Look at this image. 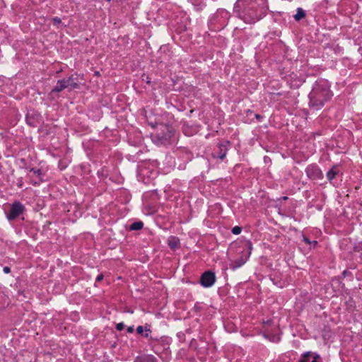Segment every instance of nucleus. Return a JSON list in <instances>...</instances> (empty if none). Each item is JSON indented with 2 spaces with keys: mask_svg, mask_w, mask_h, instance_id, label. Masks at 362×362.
Masks as SVG:
<instances>
[{
  "mask_svg": "<svg viewBox=\"0 0 362 362\" xmlns=\"http://www.w3.org/2000/svg\"><path fill=\"white\" fill-rule=\"evenodd\" d=\"M124 327V324L123 322H119L116 325V329L117 331H122Z\"/></svg>",
  "mask_w": 362,
  "mask_h": 362,
  "instance_id": "nucleus-26",
  "label": "nucleus"
},
{
  "mask_svg": "<svg viewBox=\"0 0 362 362\" xmlns=\"http://www.w3.org/2000/svg\"><path fill=\"white\" fill-rule=\"evenodd\" d=\"M134 362H158V359L152 354H142L137 356Z\"/></svg>",
  "mask_w": 362,
  "mask_h": 362,
  "instance_id": "nucleus-13",
  "label": "nucleus"
},
{
  "mask_svg": "<svg viewBox=\"0 0 362 362\" xmlns=\"http://www.w3.org/2000/svg\"><path fill=\"white\" fill-rule=\"evenodd\" d=\"M320 355L312 351H306L301 355L298 362H317Z\"/></svg>",
  "mask_w": 362,
  "mask_h": 362,
  "instance_id": "nucleus-12",
  "label": "nucleus"
},
{
  "mask_svg": "<svg viewBox=\"0 0 362 362\" xmlns=\"http://www.w3.org/2000/svg\"><path fill=\"white\" fill-rule=\"evenodd\" d=\"M103 274H100L99 275H98V276L96 277V281H100L103 279Z\"/></svg>",
  "mask_w": 362,
  "mask_h": 362,
  "instance_id": "nucleus-32",
  "label": "nucleus"
},
{
  "mask_svg": "<svg viewBox=\"0 0 362 362\" xmlns=\"http://www.w3.org/2000/svg\"><path fill=\"white\" fill-rule=\"evenodd\" d=\"M144 329H145V325L144 326H141V325H139L136 327V332L139 334H141L143 337H144Z\"/></svg>",
  "mask_w": 362,
  "mask_h": 362,
  "instance_id": "nucleus-25",
  "label": "nucleus"
},
{
  "mask_svg": "<svg viewBox=\"0 0 362 362\" xmlns=\"http://www.w3.org/2000/svg\"><path fill=\"white\" fill-rule=\"evenodd\" d=\"M255 117L257 119V120H260L261 119L263 118V117L259 114H255Z\"/></svg>",
  "mask_w": 362,
  "mask_h": 362,
  "instance_id": "nucleus-34",
  "label": "nucleus"
},
{
  "mask_svg": "<svg viewBox=\"0 0 362 362\" xmlns=\"http://www.w3.org/2000/svg\"><path fill=\"white\" fill-rule=\"evenodd\" d=\"M3 271L5 274H9L11 272V268L8 266H6L3 268Z\"/></svg>",
  "mask_w": 362,
  "mask_h": 362,
  "instance_id": "nucleus-30",
  "label": "nucleus"
},
{
  "mask_svg": "<svg viewBox=\"0 0 362 362\" xmlns=\"http://www.w3.org/2000/svg\"><path fill=\"white\" fill-rule=\"evenodd\" d=\"M0 298H6V295H5L4 293H0Z\"/></svg>",
  "mask_w": 362,
  "mask_h": 362,
  "instance_id": "nucleus-37",
  "label": "nucleus"
},
{
  "mask_svg": "<svg viewBox=\"0 0 362 362\" xmlns=\"http://www.w3.org/2000/svg\"><path fill=\"white\" fill-rule=\"evenodd\" d=\"M343 274H344V276H345V275H346V271H344V272H343Z\"/></svg>",
  "mask_w": 362,
  "mask_h": 362,
  "instance_id": "nucleus-38",
  "label": "nucleus"
},
{
  "mask_svg": "<svg viewBox=\"0 0 362 362\" xmlns=\"http://www.w3.org/2000/svg\"><path fill=\"white\" fill-rule=\"evenodd\" d=\"M252 249V243L250 240L241 241L237 248V252L240 253V256L236 259L231 261L229 265L230 269L235 271L244 265L249 259Z\"/></svg>",
  "mask_w": 362,
  "mask_h": 362,
  "instance_id": "nucleus-3",
  "label": "nucleus"
},
{
  "mask_svg": "<svg viewBox=\"0 0 362 362\" xmlns=\"http://www.w3.org/2000/svg\"><path fill=\"white\" fill-rule=\"evenodd\" d=\"M263 337L267 339H269L272 342L277 343L280 341L281 338L279 334H272L268 332H264L263 333Z\"/></svg>",
  "mask_w": 362,
  "mask_h": 362,
  "instance_id": "nucleus-18",
  "label": "nucleus"
},
{
  "mask_svg": "<svg viewBox=\"0 0 362 362\" xmlns=\"http://www.w3.org/2000/svg\"><path fill=\"white\" fill-rule=\"evenodd\" d=\"M229 145V141L218 143L212 151L213 158H219L221 160H223L226 158Z\"/></svg>",
  "mask_w": 362,
  "mask_h": 362,
  "instance_id": "nucleus-6",
  "label": "nucleus"
},
{
  "mask_svg": "<svg viewBox=\"0 0 362 362\" xmlns=\"http://www.w3.org/2000/svg\"><path fill=\"white\" fill-rule=\"evenodd\" d=\"M65 88H68L67 85H66L65 78L59 79L57 81L56 86L52 89L50 93H60Z\"/></svg>",
  "mask_w": 362,
  "mask_h": 362,
  "instance_id": "nucleus-15",
  "label": "nucleus"
},
{
  "mask_svg": "<svg viewBox=\"0 0 362 362\" xmlns=\"http://www.w3.org/2000/svg\"><path fill=\"white\" fill-rule=\"evenodd\" d=\"M303 241L306 244L311 245V241L310 239L306 237L305 235H303Z\"/></svg>",
  "mask_w": 362,
  "mask_h": 362,
  "instance_id": "nucleus-29",
  "label": "nucleus"
},
{
  "mask_svg": "<svg viewBox=\"0 0 362 362\" xmlns=\"http://www.w3.org/2000/svg\"><path fill=\"white\" fill-rule=\"evenodd\" d=\"M145 333H148L149 334H151V325L148 324H145V329H144Z\"/></svg>",
  "mask_w": 362,
  "mask_h": 362,
  "instance_id": "nucleus-27",
  "label": "nucleus"
},
{
  "mask_svg": "<svg viewBox=\"0 0 362 362\" xmlns=\"http://www.w3.org/2000/svg\"><path fill=\"white\" fill-rule=\"evenodd\" d=\"M1 307H2V306H1V305H0V308H1Z\"/></svg>",
  "mask_w": 362,
  "mask_h": 362,
  "instance_id": "nucleus-39",
  "label": "nucleus"
},
{
  "mask_svg": "<svg viewBox=\"0 0 362 362\" xmlns=\"http://www.w3.org/2000/svg\"><path fill=\"white\" fill-rule=\"evenodd\" d=\"M24 211V205L19 201H16L11 205L10 211L6 213V218L9 221H13L22 214Z\"/></svg>",
  "mask_w": 362,
  "mask_h": 362,
  "instance_id": "nucleus-5",
  "label": "nucleus"
},
{
  "mask_svg": "<svg viewBox=\"0 0 362 362\" xmlns=\"http://www.w3.org/2000/svg\"><path fill=\"white\" fill-rule=\"evenodd\" d=\"M200 284L204 288L212 286L216 282V276L213 272L206 271L200 277Z\"/></svg>",
  "mask_w": 362,
  "mask_h": 362,
  "instance_id": "nucleus-8",
  "label": "nucleus"
},
{
  "mask_svg": "<svg viewBox=\"0 0 362 362\" xmlns=\"http://www.w3.org/2000/svg\"><path fill=\"white\" fill-rule=\"evenodd\" d=\"M151 349L157 355H160L163 351H167L169 348L168 339L165 337V340L163 341V343H157L152 344L151 346H149Z\"/></svg>",
  "mask_w": 362,
  "mask_h": 362,
  "instance_id": "nucleus-11",
  "label": "nucleus"
},
{
  "mask_svg": "<svg viewBox=\"0 0 362 362\" xmlns=\"http://www.w3.org/2000/svg\"><path fill=\"white\" fill-rule=\"evenodd\" d=\"M333 96L330 90V84L327 80L319 79L314 83L312 90L308 95L309 107L310 109L319 110Z\"/></svg>",
  "mask_w": 362,
  "mask_h": 362,
  "instance_id": "nucleus-2",
  "label": "nucleus"
},
{
  "mask_svg": "<svg viewBox=\"0 0 362 362\" xmlns=\"http://www.w3.org/2000/svg\"><path fill=\"white\" fill-rule=\"evenodd\" d=\"M339 173V171L338 170V167L337 165H333L326 174V177L329 182H332V181L336 177Z\"/></svg>",
  "mask_w": 362,
  "mask_h": 362,
  "instance_id": "nucleus-16",
  "label": "nucleus"
},
{
  "mask_svg": "<svg viewBox=\"0 0 362 362\" xmlns=\"http://www.w3.org/2000/svg\"><path fill=\"white\" fill-rule=\"evenodd\" d=\"M79 75L76 73L71 74L67 78H65L66 85L70 90L78 89L80 88L79 86Z\"/></svg>",
  "mask_w": 362,
  "mask_h": 362,
  "instance_id": "nucleus-10",
  "label": "nucleus"
},
{
  "mask_svg": "<svg viewBox=\"0 0 362 362\" xmlns=\"http://www.w3.org/2000/svg\"><path fill=\"white\" fill-rule=\"evenodd\" d=\"M44 181H40V178H38L36 180L32 181V185L34 186H39Z\"/></svg>",
  "mask_w": 362,
  "mask_h": 362,
  "instance_id": "nucleus-28",
  "label": "nucleus"
},
{
  "mask_svg": "<svg viewBox=\"0 0 362 362\" xmlns=\"http://www.w3.org/2000/svg\"><path fill=\"white\" fill-rule=\"evenodd\" d=\"M25 122L30 127H37L41 122V115L37 111L30 110L26 114Z\"/></svg>",
  "mask_w": 362,
  "mask_h": 362,
  "instance_id": "nucleus-9",
  "label": "nucleus"
},
{
  "mask_svg": "<svg viewBox=\"0 0 362 362\" xmlns=\"http://www.w3.org/2000/svg\"><path fill=\"white\" fill-rule=\"evenodd\" d=\"M306 175L311 180H322L324 175L317 164L308 165L305 168Z\"/></svg>",
  "mask_w": 362,
  "mask_h": 362,
  "instance_id": "nucleus-7",
  "label": "nucleus"
},
{
  "mask_svg": "<svg viewBox=\"0 0 362 362\" xmlns=\"http://www.w3.org/2000/svg\"><path fill=\"white\" fill-rule=\"evenodd\" d=\"M168 245L170 249L175 250L179 247L180 240L176 237L172 236L169 238Z\"/></svg>",
  "mask_w": 362,
  "mask_h": 362,
  "instance_id": "nucleus-19",
  "label": "nucleus"
},
{
  "mask_svg": "<svg viewBox=\"0 0 362 362\" xmlns=\"http://www.w3.org/2000/svg\"><path fill=\"white\" fill-rule=\"evenodd\" d=\"M355 250L358 251L362 250V242L355 247Z\"/></svg>",
  "mask_w": 362,
  "mask_h": 362,
  "instance_id": "nucleus-33",
  "label": "nucleus"
},
{
  "mask_svg": "<svg viewBox=\"0 0 362 362\" xmlns=\"http://www.w3.org/2000/svg\"><path fill=\"white\" fill-rule=\"evenodd\" d=\"M268 10L267 0H237L233 8L237 17L249 24L262 19Z\"/></svg>",
  "mask_w": 362,
  "mask_h": 362,
  "instance_id": "nucleus-1",
  "label": "nucleus"
},
{
  "mask_svg": "<svg viewBox=\"0 0 362 362\" xmlns=\"http://www.w3.org/2000/svg\"><path fill=\"white\" fill-rule=\"evenodd\" d=\"M141 80H142V81H145L148 85H150L151 83V78H149L148 76L146 75L145 74H144L141 76Z\"/></svg>",
  "mask_w": 362,
  "mask_h": 362,
  "instance_id": "nucleus-23",
  "label": "nucleus"
},
{
  "mask_svg": "<svg viewBox=\"0 0 362 362\" xmlns=\"http://www.w3.org/2000/svg\"><path fill=\"white\" fill-rule=\"evenodd\" d=\"M252 113H253V112L251 110H246L247 116H250V115H252Z\"/></svg>",
  "mask_w": 362,
  "mask_h": 362,
  "instance_id": "nucleus-35",
  "label": "nucleus"
},
{
  "mask_svg": "<svg viewBox=\"0 0 362 362\" xmlns=\"http://www.w3.org/2000/svg\"><path fill=\"white\" fill-rule=\"evenodd\" d=\"M134 330V326H129L127 328V331L128 333H132Z\"/></svg>",
  "mask_w": 362,
  "mask_h": 362,
  "instance_id": "nucleus-31",
  "label": "nucleus"
},
{
  "mask_svg": "<svg viewBox=\"0 0 362 362\" xmlns=\"http://www.w3.org/2000/svg\"><path fill=\"white\" fill-rule=\"evenodd\" d=\"M317 243H317V240H313V241H311V245H313L314 247H315V245H317Z\"/></svg>",
  "mask_w": 362,
  "mask_h": 362,
  "instance_id": "nucleus-36",
  "label": "nucleus"
},
{
  "mask_svg": "<svg viewBox=\"0 0 362 362\" xmlns=\"http://www.w3.org/2000/svg\"><path fill=\"white\" fill-rule=\"evenodd\" d=\"M52 23L54 25L58 26L62 23V20L60 18L56 16L52 18Z\"/></svg>",
  "mask_w": 362,
  "mask_h": 362,
  "instance_id": "nucleus-24",
  "label": "nucleus"
},
{
  "mask_svg": "<svg viewBox=\"0 0 362 362\" xmlns=\"http://www.w3.org/2000/svg\"><path fill=\"white\" fill-rule=\"evenodd\" d=\"M29 171L30 173H33L37 179L40 178V181H45V172H44L42 170L35 168H31Z\"/></svg>",
  "mask_w": 362,
  "mask_h": 362,
  "instance_id": "nucleus-17",
  "label": "nucleus"
},
{
  "mask_svg": "<svg viewBox=\"0 0 362 362\" xmlns=\"http://www.w3.org/2000/svg\"><path fill=\"white\" fill-rule=\"evenodd\" d=\"M231 231L234 235H239L242 231V227L236 226L232 228Z\"/></svg>",
  "mask_w": 362,
  "mask_h": 362,
  "instance_id": "nucleus-22",
  "label": "nucleus"
},
{
  "mask_svg": "<svg viewBox=\"0 0 362 362\" xmlns=\"http://www.w3.org/2000/svg\"><path fill=\"white\" fill-rule=\"evenodd\" d=\"M160 132L152 136L153 141L157 145L170 144L171 139L174 136L173 127L167 124H160Z\"/></svg>",
  "mask_w": 362,
  "mask_h": 362,
  "instance_id": "nucleus-4",
  "label": "nucleus"
},
{
  "mask_svg": "<svg viewBox=\"0 0 362 362\" xmlns=\"http://www.w3.org/2000/svg\"><path fill=\"white\" fill-rule=\"evenodd\" d=\"M305 16V11L301 8H298L296 11V13L294 16V18L296 21H299L302 18Z\"/></svg>",
  "mask_w": 362,
  "mask_h": 362,
  "instance_id": "nucleus-21",
  "label": "nucleus"
},
{
  "mask_svg": "<svg viewBox=\"0 0 362 362\" xmlns=\"http://www.w3.org/2000/svg\"><path fill=\"white\" fill-rule=\"evenodd\" d=\"M144 337L148 339V345L151 346L152 344H157V343H163V341L165 340V337H153L151 334H149L148 333H144Z\"/></svg>",
  "mask_w": 362,
  "mask_h": 362,
  "instance_id": "nucleus-14",
  "label": "nucleus"
},
{
  "mask_svg": "<svg viewBox=\"0 0 362 362\" xmlns=\"http://www.w3.org/2000/svg\"><path fill=\"white\" fill-rule=\"evenodd\" d=\"M144 227V223L141 221H135L134 223H132L130 226H129V229L131 230H139L141 229H142Z\"/></svg>",
  "mask_w": 362,
  "mask_h": 362,
  "instance_id": "nucleus-20",
  "label": "nucleus"
}]
</instances>
